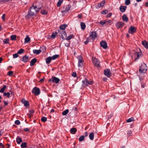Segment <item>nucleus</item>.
Instances as JSON below:
<instances>
[{
	"label": "nucleus",
	"mask_w": 148,
	"mask_h": 148,
	"mask_svg": "<svg viewBox=\"0 0 148 148\" xmlns=\"http://www.w3.org/2000/svg\"><path fill=\"white\" fill-rule=\"evenodd\" d=\"M147 66L146 64L144 63L142 64L141 66L140 67L139 71L140 73V76H139V79L140 81L143 79L141 77L142 75L146 73L147 71Z\"/></svg>",
	"instance_id": "1"
},
{
	"label": "nucleus",
	"mask_w": 148,
	"mask_h": 148,
	"mask_svg": "<svg viewBox=\"0 0 148 148\" xmlns=\"http://www.w3.org/2000/svg\"><path fill=\"white\" fill-rule=\"evenodd\" d=\"M39 6L37 5V6H32L31 7L29 11V14L30 16L34 15L35 14V9L37 8V9H40L42 7V5L40 3Z\"/></svg>",
	"instance_id": "2"
},
{
	"label": "nucleus",
	"mask_w": 148,
	"mask_h": 148,
	"mask_svg": "<svg viewBox=\"0 0 148 148\" xmlns=\"http://www.w3.org/2000/svg\"><path fill=\"white\" fill-rule=\"evenodd\" d=\"M58 33H59L60 34H61V36L62 39H65L66 36V34L65 31H64L61 29H59L58 34Z\"/></svg>",
	"instance_id": "3"
},
{
	"label": "nucleus",
	"mask_w": 148,
	"mask_h": 148,
	"mask_svg": "<svg viewBox=\"0 0 148 148\" xmlns=\"http://www.w3.org/2000/svg\"><path fill=\"white\" fill-rule=\"evenodd\" d=\"M77 58L78 59V66L79 67H81L83 65V60L82 57L80 56H78Z\"/></svg>",
	"instance_id": "4"
},
{
	"label": "nucleus",
	"mask_w": 148,
	"mask_h": 148,
	"mask_svg": "<svg viewBox=\"0 0 148 148\" xmlns=\"http://www.w3.org/2000/svg\"><path fill=\"white\" fill-rule=\"evenodd\" d=\"M32 92L34 93L35 95H38L40 93V90L38 88L34 87L32 90Z\"/></svg>",
	"instance_id": "5"
},
{
	"label": "nucleus",
	"mask_w": 148,
	"mask_h": 148,
	"mask_svg": "<svg viewBox=\"0 0 148 148\" xmlns=\"http://www.w3.org/2000/svg\"><path fill=\"white\" fill-rule=\"evenodd\" d=\"M104 73L105 75L108 77H110L111 76V73L109 69H106L104 70Z\"/></svg>",
	"instance_id": "6"
},
{
	"label": "nucleus",
	"mask_w": 148,
	"mask_h": 148,
	"mask_svg": "<svg viewBox=\"0 0 148 148\" xmlns=\"http://www.w3.org/2000/svg\"><path fill=\"white\" fill-rule=\"evenodd\" d=\"M92 60L95 66L98 67L99 66V63L97 58H93Z\"/></svg>",
	"instance_id": "7"
},
{
	"label": "nucleus",
	"mask_w": 148,
	"mask_h": 148,
	"mask_svg": "<svg viewBox=\"0 0 148 148\" xmlns=\"http://www.w3.org/2000/svg\"><path fill=\"white\" fill-rule=\"evenodd\" d=\"M70 6L69 5H66L64 6L62 10V12L63 13L68 11L70 9Z\"/></svg>",
	"instance_id": "8"
},
{
	"label": "nucleus",
	"mask_w": 148,
	"mask_h": 148,
	"mask_svg": "<svg viewBox=\"0 0 148 148\" xmlns=\"http://www.w3.org/2000/svg\"><path fill=\"white\" fill-rule=\"evenodd\" d=\"M51 80H52L53 82L56 84L58 83L60 80L59 78L54 76H52L51 78Z\"/></svg>",
	"instance_id": "9"
},
{
	"label": "nucleus",
	"mask_w": 148,
	"mask_h": 148,
	"mask_svg": "<svg viewBox=\"0 0 148 148\" xmlns=\"http://www.w3.org/2000/svg\"><path fill=\"white\" fill-rule=\"evenodd\" d=\"M136 31V29L135 27L133 26H130V28L129 29L128 32L129 33L132 34L135 32Z\"/></svg>",
	"instance_id": "10"
},
{
	"label": "nucleus",
	"mask_w": 148,
	"mask_h": 148,
	"mask_svg": "<svg viewBox=\"0 0 148 148\" xmlns=\"http://www.w3.org/2000/svg\"><path fill=\"white\" fill-rule=\"evenodd\" d=\"M101 46L103 48L106 49L107 47V44L106 42L105 41H102L100 43Z\"/></svg>",
	"instance_id": "11"
},
{
	"label": "nucleus",
	"mask_w": 148,
	"mask_h": 148,
	"mask_svg": "<svg viewBox=\"0 0 148 148\" xmlns=\"http://www.w3.org/2000/svg\"><path fill=\"white\" fill-rule=\"evenodd\" d=\"M105 3V1H103L101 3L98 4V5L97 6L96 8H98L103 7Z\"/></svg>",
	"instance_id": "12"
},
{
	"label": "nucleus",
	"mask_w": 148,
	"mask_h": 148,
	"mask_svg": "<svg viewBox=\"0 0 148 148\" xmlns=\"http://www.w3.org/2000/svg\"><path fill=\"white\" fill-rule=\"evenodd\" d=\"M124 24V23L122 22H118L116 24V26L118 28H121Z\"/></svg>",
	"instance_id": "13"
},
{
	"label": "nucleus",
	"mask_w": 148,
	"mask_h": 148,
	"mask_svg": "<svg viewBox=\"0 0 148 148\" xmlns=\"http://www.w3.org/2000/svg\"><path fill=\"white\" fill-rule=\"evenodd\" d=\"M87 78H85L83 81H82V86L83 87H86L88 86V83H87L86 82L87 81Z\"/></svg>",
	"instance_id": "14"
},
{
	"label": "nucleus",
	"mask_w": 148,
	"mask_h": 148,
	"mask_svg": "<svg viewBox=\"0 0 148 148\" xmlns=\"http://www.w3.org/2000/svg\"><path fill=\"white\" fill-rule=\"evenodd\" d=\"M96 34L95 32H92L90 35V37L92 38V39H94L96 37Z\"/></svg>",
	"instance_id": "15"
},
{
	"label": "nucleus",
	"mask_w": 148,
	"mask_h": 148,
	"mask_svg": "<svg viewBox=\"0 0 148 148\" xmlns=\"http://www.w3.org/2000/svg\"><path fill=\"white\" fill-rule=\"evenodd\" d=\"M142 45L147 49L148 48V42L145 40L142 42Z\"/></svg>",
	"instance_id": "16"
},
{
	"label": "nucleus",
	"mask_w": 148,
	"mask_h": 148,
	"mask_svg": "<svg viewBox=\"0 0 148 148\" xmlns=\"http://www.w3.org/2000/svg\"><path fill=\"white\" fill-rule=\"evenodd\" d=\"M122 19L123 21L126 22H128V18L127 17L126 14H124L122 16Z\"/></svg>",
	"instance_id": "17"
},
{
	"label": "nucleus",
	"mask_w": 148,
	"mask_h": 148,
	"mask_svg": "<svg viewBox=\"0 0 148 148\" xmlns=\"http://www.w3.org/2000/svg\"><path fill=\"white\" fill-rule=\"evenodd\" d=\"M30 41V38L28 36H27L25 39V43H28Z\"/></svg>",
	"instance_id": "18"
},
{
	"label": "nucleus",
	"mask_w": 148,
	"mask_h": 148,
	"mask_svg": "<svg viewBox=\"0 0 148 148\" xmlns=\"http://www.w3.org/2000/svg\"><path fill=\"white\" fill-rule=\"evenodd\" d=\"M126 6H121L119 8V9L120 11L123 12H124L126 10Z\"/></svg>",
	"instance_id": "19"
},
{
	"label": "nucleus",
	"mask_w": 148,
	"mask_h": 148,
	"mask_svg": "<svg viewBox=\"0 0 148 148\" xmlns=\"http://www.w3.org/2000/svg\"><path fill=\"white\" fill-rule=\"evenodd\" d=\"M28 57L26 56H25L23 57L22 60L24 62H26L28 61Z\"/></svg>",
	"instance_id": "20"
},
{
	"label": "nucleus",
	"mask_w": 148,
	"mask_h": 148,
	"mask_svg": "<svg viewBox=\"0 0 148 148\" xmlns=\"http://www.w3.org/2000/svg\"><path fill=\"white\" fill-rule=\"evenodd\" d=\"M140 56H141V55L140 54H139L137 52H136L134 54V56L135 57V60H136L138 59Z\"/></svg>",
	"instance_id": "21"
},
{
	"label": "nucleus",
	"mask_w": 148,
	"mask_h": 148,
	"mask_svg": "<svg viewBox=\"0 0 148 148\" xmlns=\"http://www.w3.org/2000/svg\"><path fill=\"white\" fill-rule=\"evenodd\" d=\"M67 26V25L66 24L60 26V29H61L64 31H65V28Z\"/></svg>",
	"instance_id": "22"
},
{
	"label": "nucleus",
	"mask_w": 148,
	"mask_h": 148,
	"mask_svg": "<svg viewBox=\"0 0 148 148\" xmlns=\"http://www.w3.org/2000/svg\"><path fill=\"white\" fill-rule=\"evenodd\" d=\"M77 131L76 129L75 128H73L71 129L70 132L72 134H74Z\"/></svg>",
	"instance_id": "23"
},
{
	"label": "nucleus",
	"mask_w": 148,
	"mask_h": 148,
	"mask_svg": "<svg viewBox=\"0 0 148 148\" xmlns=\"http://www.w3.org/2000/svg\"><path fill=\"white\" fill-rule=\"evenodd\" d=\"M52 60L51 57H48L46 59V62L47 64H48L50 63Z\"/></svg>",
	"instance_id": "24"
},
{
	"label": "nucleus",
	"mask_w": 148,
	"mask_h": 148,
	"mask_svg": "<svg viewBox=\"0 0 148 148\" xmlns=\"http://www.w3.org/2000/svg\"><path fill=\"white\" fill-rule=\"evenodd\" d=\"M41 50H34L33 51V52L34 53L36 54H38L40 53L41 52Z\"/></svg>",
	"instance_id": "25"
},
{
	"label": "nucleus",
	"mask_w": 148,
	"mask_h": 148,
	"mask_svg": "<svg viewBox=\"0 0 148 148\" xmlns=\"http://www.w3.org/2000/svg\"><path fill=\"white\" fill-rule=\"evenodd\" d=\"M94 137V134L92 132L90 133L89 134V138L90 139L92 140H93Z\"/></svg>",
	"instance_id": "26"
},
{
	"label": "nucleus",
	"mask_w": 148,
	"mask_h": 148,
	"mask_svg": "<svg viewBox=\"0 0 148 148\" xmlns=\"http://www.w3.org/2000/svg\"><path fill=\"white\" fill-rule=\"evenodd\" d=\"M80 25L81 29H85L86 27V25L85 23H84L83 22H82L81 23Z\"/></svg>",
	"instance_id": "27"
},
{
	"label": "nucleus",
	"mask_w": 148,
	"mask_h": 148,
	"mask_svg": "<svg viewBox=\"0 0 148 148\" xmlns=\"http://www.w3.org/2000/svg\"><path fill=\"white\" fill-rule=\"evenodd\" d=\"M16 142H17L18 144H19L21 142H22V140L21 139V138L19 137H17V138L16 139Z\"/></svg>",
	"instance_id": "28"
},
{
	"label": "nucleus",
	"mask_w": 148,
	"mask_h": 148,
	"mask_svg": "<svg viewBox=\"0 0 148 148\" xmlns=\"http://www.w3.org/2000/svg\"><path fill=\"white\" fill-rule=\"evenodd\" d=\"M36 60L35 59H33L30 62V65L31 66L34 65L36 62Z\"/></svg>",
	"instance_id": "29"
},
{
	"label": "nucleus",
	"mask_w": 148,
	"mask_h": 148,
	"mask_svg": "<svg viewBox=\"0 0 148 148\" xmlns=\"http://www.w3.org/2000/svg\"><path fill=\"white\" fill-rule=\"evenodd\" d=\"M7 87L5 85H4L3 87L0 90V92L3 93L4 91L5 90L6 88Z\"/></svg>",
	"instance_id": "30"
},
{
	"label": "nucleus",
	"mask_w": 148,
	"mask_h": 148,
	"mask_svg": "<svg viewBox=\"0 0 148 148\" xmlns=\"http://www.w3.org/2000/svg\"><path fill=\"white\" fill-rule=\"evenodd\" d=\"M16 35H12L11 36V39L12 40H15L16 39Z\"/></svg>",
	"instance_id": "31"
},
{
	"label": "nucleus",
	"mask_w": 148,
	"mask_h": 148,
	"mask_svg": "<svg viewBox=\"0 0 148 148\" xmlns=\"http://www.w3.org/2000/svg\"><path fill=\"white\" fill-rule=\"evenodd\" d=\"M68 112L69 110L68 109H66L63 112L62 114L63 115H65L68 113Z\"/></svg>",
	"instance_id": "32"
},
{
	"label": "nucleus",
	"mask_w": 148,
	"mask_h": 148,
	"mask_svg": "<svg viewBox=\"0 0 148 148\" xmlns=\"http://www.w3.org/2000/svg\"><path fill=\"white\" fill-rule=\"evenodd\" d=\"M21 147L22 148H25L27 147V143H22L21 145Z\"/></svg>",
	"instance_id": "33"
},
{
	"label": "nucleus",
	"mask_w": 148,
	"mask_h": 148,
	"mask_svg": "<svg viewBox=\"0 0 148 148\" xmlns=\"http://www.w3.org/2000/svg\"><path fill=\"white\" fill-rule=\"evenodd\" d=\"M134 121V118H133V117H132L130 118V119H128L127 120V122L129 123V122H131Z\"/></svg>",
	"instance_id": "34"
},
{
	"label": "nucleus",
	"mask_w": 148,
	"mask_h": 148,
	"mask_svg": "<svg viewBox=\"0 0 148 148\" xmlns=\"http://www.w3.org/2000/svg\"><path fill=\"white\" fill-rule=\"evenodd\" d=\"M63 0H59L57 3V6L59 7L61 5V3H62Z\"/></svg>",
	"instance_id": "35"
},
{
	"label": "nucleus",
	"mask_w": 148,
	"mask_h": 148,
	"mask_svg": "<svg viewBox=\"0 0 148 148\" xmlns=\"http://www.w3.org/2000/svg\"><path fill=\"white\" fill-rule=\"evenodd\" d=\"M10 93L9 92L6 93L4 92L3 93V95L4 96H7L8 97H9L10 96Z\"/></svg>",
	"instance_id": "36"
},
{
	"label": "nucleus",
	"mask_w": 148,
	"mask_h": 148,
	"mask_svg": "<svg viewBox=\"0 0 148 148\" xmlns=\"http://www.w3.org/2000/svg\"><path fill=\"white\" fill-rule=\"evenodd\" d=\"M84 138V137L83 136H82L79 138V141L81 142L83 141Z\"/></svg>",
	"instance_id": "37"
},
{
	"label": "nucleus",
	"mask_w": 148,
	"mask_h": 148,
	"mask_svg": "<svg viewBox=\"0 0 148 148\" xmlns=\"http://www.w3.org/2000/svg\"><path fill=\"white\" fill-rule=\"evenodd\" d=\"M57 33L56 32L53 33L51 35V37L53 38H55L56 36L57 35Z\"/></svg>",
	"instance_id": "38"
},
{
	"label": "nucleus",
	"mask_w": 148,
	"mask_h": 148,
	"mask_svg": "<svg viewBox=\"0 0 148 148\" xmlns=\"http://www.w3.org/2000/svg\"><path fill=\"white\" fill-rule=\"evenodd\" d=\"M88 81H87V83H88V84H92L93 83V82L92 81H90L88 79H87Z\"/></svg>",
	"instance_id": "39"
},
{
	"label": "nucleus",
	"mask_w": 148,
	"mask_h": 148,
	"mask_svg": "<svg viewBox=\"0 0 148 148\" xmlns=\"http://www.w3.org/2000/svg\"><path fill=\"white\" fill-rule=\"evenodd\" d=\"M58 56H59L58 55H55L53 56L52 57H51L52 58V59L55 60L58 57Z\"/></svg>",
	"instance_id": "40"
},
{
	"label": "nucleus",
	"mask_w": 148,
	"mask_h": 148,
	"mask_svg": "<svg viewBox=\"0 0 148 148\" xmlns=\"http://www.w3.org/2000/svg\"><path fill=\"white\" fill-rule=\"evenodd\" d=\"M24 51V50L22 49H21L19 50L18 52L17 53L19 54H21L23 53Z\"/></svg>",
	"instance_id": "41"
},
{
	"label": "nucleus",
	"mask_w": 148,
	"mask_h": 148,
	"mask_svg": "<svg viewBox=\"0 0 148 148\" xmlns=\"http://www.w3.org/2000/svg\"><path fill=\"white\" fill-rule=\"evenodd\" d=\"M41 13L43 14H47V12L46 10H43L41 11Z\"/></svg>",
	"instance_id": "42"
},
{
	"label": "nucleus",
	"mask_w": 148,
	"mask_h": 148,
	"mask_svg": "<svg viewBox=\"0 0 148 148\" xmlns=\"http://www.w3.org/2000/svg\"><path fill=\"white\" fill-rule=\"evenodd\" d=\"M3 42L5 44H8V43H9V39L8 38L6 39H4L3 40Z\"/></svg>",
	"instance_id": "43"
},
{
	"label": "nucleus",
	"mask_w": 148,
	"mask_h": 148,
	"mask_svg": "<svg viewBox=\"0 0 148 148\" xmlns=\"http://www.w3.org/2000/svg\"><path fill=\"white\" fill-rule=\"evenodd\" d=\"M47 119L45 117H42L41 119V120L42 122H45L47 121Z\"/></svg>",
	"instance_id": "44"
},
{
	"label": "nucleus",
	"mask_w": 148,
	"mask_h": 148,
	"mask_svg": "<svg viewBox=\"0 0 148 148\" xmlns=\"http://www.w3.org/2000/svg\"><path fill=\"white\" fill-rule=\"evenodd\" d=\"M24 106L26 107H27L29 106V103L28 101H25L24 103H23Z\"/></svg>",
	"instance_id": "45"
},
{
	"label": "nucleus",
	"mask_w": 148,
	"mask_h": 148,
	"mask_svg": "<svg viewBox=\"0 0 148 148\" xmlns=\"http://www.w3.org/2000/svg\"><path fill=\"white\" fill-rule=\"evenodd\" d=\"M73 36V35H71V34L68 37H67V38H66V40H70V39H71V38Z\"/></svg>",
	"instance_id": "46"
},
{
	"label": "nucleus",
	"mask_w": 148,
	"mask_h": 148,
	"mask_svg": "<svg viewBox=\"0 0 148 148\" xmlns=\"http://www.w3.org/2000/svg\"><path fill=\"white\" fill-rule=\"evenodd\" d=\"M130 3V0H126L125 1V4L126 5H128Z\"/></svg>",
	"instance_id": "47"
},
{
	"label": "nucleus",
	"mask_w": 148,
	"mask_h": 148,
	"mask_svg": "<svg viewBox=\"0 0 148 148\" xmlns=\"http://www.w3.org/2000/svg\"><path fill=\"white\" fill-rule=\"evenodd\" d=\"M15 123L17 125H18L20 124V122L19 121L17 120L15 121Z\"/></svg>",
	"instance_id": "48"
},
{
	"label": "nucleus",
	"mask_w": 148,
	"mask_h": 148,
	"mask_svg": "<svg viewBox=\"0 0 148 148\" xmlns=\"http://www.w3.org/2000/svg\"><path fill=\"white\" fill-rule=\"evenodd\" d=\"M13 72L12 71H9L8 73V75L10 76L12 75Z\"/></svg>",
	"instance_id": "49"
},
{
	"label": "nucleus",
	"mask_w": 148,
	"mask_h": 148,
	"mask_svg": "<svg viewBox=\"0 0 148 148\" xmlns=\"http://www.w3.org/2000/svg\"><path fill=\"white\" fill-rule=\"evenodd\" d=\"M99 23L100 24L102 25H103L106 23V21H101L99 22Z\"/></svg>",
	"instance_id": "50"
},
{
	"label": "nucleus",
	"mask_w": 148,
	"mask_h": 148,
	"mask_svg": "<svg viewBox=\"0 0 148 148\" xmlns=\"http://www.w3.org/2000/svg\"><path fill=\"white\" fill-rule=\"evenodd\" d=\"M18 57V53L14 54L13 55V58H16Z\"/></svg>",
	"instance_id": "51"
},
{
	"label": "nucleus",
	"mask_w": 148,
	"mask_h": 148,
	"mask_svg": "<svg viewBox=\"0 0 148 148\" xmlns=\"http://www.w3.org/2000/svg\"><path fill=\"white\" fill-rule=\"evenodd\" d=\"M108 12V11L107 10H105L102 11V14H104L107 13Z\"/></svg>",
	"instance_id": "52"
},
{
	"label": "nucleus",
	"mask_w": 148,
	"mask_h": 148,
	"mask_svg": "<svg viewBox=\"0 0 148 148\" xmlns=\"http://www.w3.org/2000/svg\"><path fill=\"white\" fill-rule=\"evenodd\" d=\"M127 134L129 136H131L132 134V132L131 131H129L128 132Z\"/></svg>",
	"instance_id": "53"
},
{
	"label": "nucleus",
	"mask_w": 148,
	"mask_h": 148,
	"mask_svg": "<svg viewBox=\"0 0 148 148\" xmlns=\"http://www.w3.org/2000/svg\"><path fill=\"white\" fill-rule=\"evenodd\" d=\"M72 76L73 77H76V73L75 72H73L72 73Z\"/></svg>",
	"instance_id": "54"
},
{
	"label": "nucleus",
	"mask_w": 148,
	"mask_h": 148,
	"mask_svg": "<svg viewBox=\"0 0 148 148\" xmlns=\"http://www.w3.org/2000/svg\"><path fill=\"white\" fill-rule=\"evenodd\" d=\"M4 146L3 144L1 143H0V148H4Z\"/></svg>",
	"instance_id": "55"
},
{
	"label": "nucleus",
	"mask_w": 148,
	"mask_h": 148,
	"mask_svg": "<svg viewBox=\"0 0 148 148\" xmlns=\"http://www.w3.org/2000/svg\"><path fill=\"white\" fill-rule=\"evenodd\" d=\"M89 40H90L88 38L86 40L85 42V45L87 44L88 43V42H89Z\"/></svg>",
	"instance_id": "56"
},
{
	"label": "nucleus",
	"mask_w": 148,
	"mask_h": 148,
	"mask_svg": "<svg viewBox=\"0 0 148 148\" xmlns=\"http://www.w3.org/2000/svg\"><path fill=\"white\" fill-rule=\"evenodd\" d=\"M27 115L29 118H30L32 116V114L30 113H27Z\"/></svg>",
	"instance_id": "57"
},
{
	"label": "nucleus",
	"mask_w": 148,
	"mask_h": 148,
	"mask_svg": "<svg viewBox=\"0 0 148 148\" xmlns=\"http://www.w3.org/2000/svg\"><path fill=\"white\" fill-rule=\"evenodd\" d=\"M5 14H3V16L2 17V19L3 20V21H4L5 20Z\"/></svg>",
	"instance_id": "58"
},
{
	"label": "nucleus",
	"mask_w": 148,
	"mask_h": 148,
	"mask_svg": "<svg viewBox=\"0 0 148 148\" xmlns=\"http://www.w3.org/2000/svg\"><path fill=\"white\" fill-rule=\"evenodd\" d=\"M29 113L32 114L34 112V111L33 110H31L29 111Z\"/></svg>",
	"instance_id": "59"
},
{
	"label": "nucleus",
	"mask_w": 148,
	"mask_h": 148,
	"mask_svg": "<svg viewBox=\"0 0 148 148\" xmlns=\"http://www.w3.org/2000/svg\"><path fill=\"white\" fill-rule=\"evenodd\" d=\"M82 15L81 14H79L78 16V17L79 18H80L82 17Z\"/></svg>",
	"instance_id": "60"
},
{
	"label": "nucleus",
	"mask_w": 148,
	"mask_h": 148,
	"mask_svg": "<svg viewBox=\"0 0 148 148\" xmlns=\"http://www.w3.org/2000/svg\"><path fill=\"white\" fill-rule=\"evenodd\" d=\"M25 101V99H23L21 100V101L22 103H23L25 102V101Z\"/></svg>",
	"instance_id": "61"
},
{
	"label": "nucleus",
	"mask_w": 148,
	"mask_h": 148,
	"mask_svg": "<svg viewBox=\"0 0 148 148\" xmlns=\"http://www.w3.org/2000/svg\"><path fill=\"white\" fill-rule=\"evenodd\" d=\"M88 133L87 132H86L85 133V135L86 136H88Z\"/></svg>",
	"instance_id": "62"
},
{
	"label": "nucleus",
	"mask_w": 148,
	"mask_h": 148,
	"mask_svg": "<svg viewBox=\"0 0 148 148\" xmlns=\"http://www.w3.org/2000/svg\"><path fill=\"white\" fill-rule=\"evenodd\" d=\"M29 130V129L28 128H25L24 129V130L25 131H28Z\"/></svg>",
	"instance_id": "63"
},
{
	"label": "nucleus",
	"mask_w": 148,
	"mask_h": 148,
	"mask_svg": "<svg viewBox=\"0 0 148 148\" xmlns=\"http://www.w3.org/2000/svg\"><path fill=\"white\" fill-rule=\"evenodd\" d=\"M145 5L146 7L148 6V2H146L145 4Z\"/></svg>",
	"instance_id": "64"
}]
</instances>
